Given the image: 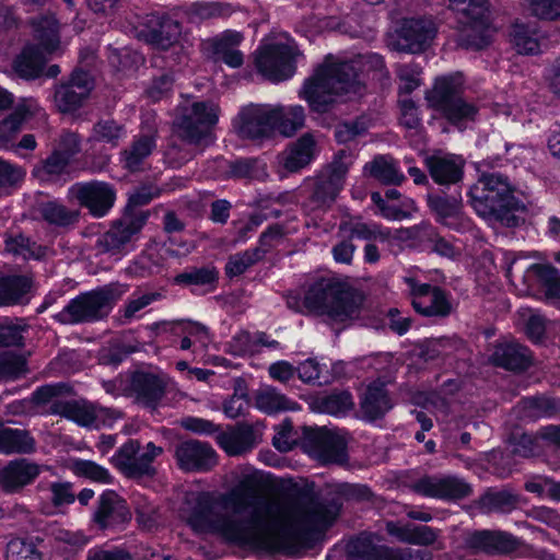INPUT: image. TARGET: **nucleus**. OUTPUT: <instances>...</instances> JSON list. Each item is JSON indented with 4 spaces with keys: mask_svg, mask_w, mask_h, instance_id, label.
<instances>
[{
    "mask_svg": "<svg viewBox=\"0 0 560 560\" xmlns=\"http://www.w3.org/2000/svg\"><path fill=\"white\" fill-rule=\"evenodd\" d=\"M448 7L457 14L460 46L481 49L490 43L494 30L487 0H448Z\"/></svg>",
    "mask_w": 560,
    "mask_h": 560,
    "instance_id": "nucleus-8",
    "label": "nucleus"
},
{
    "mask_svg": "<svg viewBox=\"0 0 560 560\" xmlns=\"http://www.w3.org/2000/svg\"><path fill=\"white\" fill-rule=\"evenodd\" d=\"M298 56L299 50L289 38L265 43L257 51L256 68L269 81L280 82L293 75Z\"/></svg>",
    "mask_w": 560,
    "mask_h": 560,
    "instance_id": "nucleus-11",
    "label": "nucleus"
},
{
    "mask_svg": "<svg viewBox=\"0 0 560 560\" xmlns=\"http://www.w3.org/2000/svg\"><path fill=\"white\" fill-rule=\"evenodd\" d=\"M172 188H161L155 184H144L129 192L128 203L125 212H137L133 208L148 205L154 198L160 197L164 191Z\"/></svg>",
    "mask_w": 560,
    "mask_h": 560,
    "instance_id": "nucleus-54",
    "label": "nucleus"
},
{
    "mask_svg": "<svg viewBox=\"0 0 560 560\" xmlns=\"http://www.w3.org/2000/svg\"><path fill=\"white\" fill-rule=\"evenodd\" d=\"M33 36L37 45H27L14 60L15 72L25 79L37 78L47 61L60 45V24L52 14L42 15L32 22Z\"/></svg>",
    "mask_w": 560,
    "mask_h": 560,
    "instance_id": "nucleus-6",
    "label": "nucleus"
},
{
    "mask_svg": "<svg viewBox=\"0 0 560 560\" xmlns=\"http://www.w3.org/2000/svg\"><path fill=\"white\" fill-rule=\"evenodd\" d=\"M180 24L165 15L147 16L145 30L141 31L144 40L159 49H167L178 42Z\"/></svg>",
    "mask_w": 560,
    "mask_h": 560,
    "instance_id": "nucleus-24",
    "label": "nucleus"
},
{
    "mask_svg": "<svg viewBox=\"0 0 560 560\" xmlns=\"http://www.w3.org/2000/svg\"><path fill=\"white\" fill-rule=\"evenodd\" d=\"M424 163L430 175H463L466 161L462 155L438 151L425 156Z\"/></svg>",
    "mask_w": 560,
    "mask_h": 560,
    "instance_id": "nucleus-40",
    "label": "nucleus"
},
{
    "mask_svg": "<svg viewBox=\"0 0 560 560\" xmlns=\"http://www.w3.org/2000/svg\"><path fill=\"white\" fill-rule=\"evenodd\" d=\"M515 503L516 498L506 491L488 492L480 499V506L487 513L511 510Z\"/></svg>",
    "mask_w": 560,
    "mask_h": 560,
    "instance_id": "nucleus-57",
    "label": "nucleus"
},
{
    "mask_svg": "<svg viewBox=\"0 0 560 560\" xmlns=\"http://www.w3.org/2000/svg\"><path fill=\"white\" fill-rule=\"evenodd\" d=\"M339 511L337 500H318L308 486L294 500L264 499L259 480L246 475L219 503L199 495L188 524L197 533H215L233 542L290 549L307 533L330 526Z\"/></svg>",
    "mask_w": 560,
    "mask_h": 560,
    "instance_id": "nucleus-1",
    "label": "nucleus"
},
{
    "mask_svg": "<svg viewBox=\"0 0 560 560\" xmlns=\"http://www.w3.org/2000/svg\"><path fill=\"white\" fill-rule=\"evenodd\" d=\"M393 406L385 383L380 380L370 383L360 399L361 412L369 421L384 417Z\"/></svg>",
    "mask_w": 560,
    "mask_h": 560,
    "instance_id": "nucleus-31",
    "label": "nucleus"
},
{
    "mask_svg": "<svg viewBox=\"0 0 560 560\" xmlns=\"http://www.w3.org/2000/svg\"><path fill=\"white\" fill-rule=\"evenodd\" d=\"M128 390L138 404L155 409L164 396L165 381L155 373L136 371L130 376Z\"/></svg>",
    "mask_w": 560,
    "mask_h": 560,
    "instance_id": "nucleus-21",
    "label": "nucleus"
},
{
    "mask_svg": "<svg viewBox=\"0 0 560 560\" xmlns=\"http://www.w3.org/2000/svg\"><path fill=\"white\" fill-rule=\"evenodd\" d=\"M126 137V130L115 120H101L93 127L92 138L95 141L116 147Z\"/></svg>",
    "mask_w": 560,
    "mask_h": 560,
    "instance_id": "nucleus-51",
    "label": "nucleus"
},
{
    "mask_svg": "<svg viewBox=\"0 0 560 560\" xmlns=\"http://www.w3.org/2000/svg\"><path fill=\"white\" fill-rule=\"evenodd\" d=\"M462 85V75L458 73L439 78L430 96L433 106L458 127L475 120L478 114V108L459 95Z\"/></svg>",
    "mask_w": 560,
    "mask_h": 560,
    "instance_id": "nucleus-9",
    "label": "nucleus"
},
{
    "mask_svg": "<svg viewBox=\"0 0 560 560\" xmlns=\"http://www.w3.org/2000/svg\"><path fill=\"white\" fill-rule=\"evenodd\" d=\"M413 310L425 317H446L452 312L450 294L440 287L421 283L412 277L404 278Z\"/></svg>",
    "mask_w": 560,
    "mask_h": 560,
    "instance_id": "nucleus-16",
    "label": "nucleus"
},
{
    "mask_svg": "<svg viewBox=\"0 0 560 560\" xmlns=\"http://www.w3.org/2000/svg\"><path fill=\"white\" fill-rule=\"evenodd\" d=\"M217 442L229 455L235 456L253 448L257 442V436L253 427L238 423L219 433Z\"/></svg>",
    "mask_w": 560,
    "mask_h": 560,
    "instance_id": "nucleus-33",
    "label": "nucleus"
},
{
    "mask_svg": "<svg viewBox=\"0 0 560 560\" xmlns=\"http://www.w3.org/2000/svg\"><path fill=\"white\" fill-rule=\"evenodd\" d=\"M353 406V397L349 392L332 393L322 401L323 411L337 417L345 416Z\"/></svg>",
    "mask_w": 560,
    "mask_h": 560,
    "instance_id": "nucleus-56",
    "label": "nucleus"
},
{
    "mask_svg": "<svg viewBox=\"0 0 560 560\" xmlns=\"http://www.w3.org/2000/svg\"><path fill=\"white\" fill-rule=\"evenodd\" d=\"M40 467L26 458L10 460L0 469V486L7 492H16L39 475Z\"/></svg>",
    "mask_w": 560,
    "mask_h": 560,
    "instance_id": "nucleus-28",
    "label": "nucleus"
},
{
    "mask_svg": "<svg viewBox=\"0 0 560 560\" xmlns=\"http://www.w3.org/2000/svg\"><path fill=\"white\" fill-rule=\"evenodd\" d=\"M39 109V105L34 98H23L16 105L14 112L0 121V148H13L15 145L14 140L23 124L32 116L37 115Z\"/></svg>",
    "mask_w": 560,
    "mask_h": 560,
    "instance_id": "nucleus-27",
    "label": "nucleus"
},
{
    "mask_svg": "<svg viewBox=\"0 0 560 560\" xmlns=\"http://www.w3.org/2000/svg\"><path fill=\"white\" fill-rule=\"evenodd\" d=\"M509 37L518 54L535 55L540 51V35L534 22H515L511 26Z\"/></svg>",
    "mask_w": 560,
    "mask_h": 560,
    "instance_id": "nucleus-35",
    "label": "nucleus"
},
{
    "mask_svg": "<svg viewBox=\"0 0 560 560\" xmlns=\"http://www.w3.org/2000/svg\"><path fill=\"white\" fill-rule=\"evenodd\" d=\"M266 334L256 332L254 335L247 331L235 334L226 343V351L235 357L252 355L258 352V341H264Z\"/></svg>",
    "mask_w": 560,
    "mask_h": 560,
    "instance_id": "nucleus-48",
    "label": "nucleus"
},
{
    "mask_svg": "<svg viewBox=\"0 0 560 560\" xmlns=\"http://www.w3.org/2000/svg\"><path fill=\"white\" fill-rule=\"evenodd\" d=\"M26 372L25 360L11 351L0 353V381L15 380Z\"/></svg>",
    "mask_w": 560,
    "mask_h": 560,
    "instance_id": "nucleus-58",
    "label": "nucleus"
},
{
    "mask_svg": "<svg viewBox=\"0 0 560 560\" xmlns=\"http://www.w3.org/2000/svg\"><path fill=\"white\" fill-rule=\"evenodd\" d=\"M155 147L152 135H143L138 137L131 147L124 152V165L130 172H140L141 163L148 158Z\"/></svg>",
    "mask_w": 560,
    "mask_h": 560,
    "instance_id": "nucleus-44",
    "label": "nucleus"
},
{
    "mask_svg": "<svg viewBox=\"0 0 560 560\" xmlns=\"http://www.w3.org/2000/svg\"><path fill=\"white\" fill-rule=\"evenodd\" d=\"M244 36L241 32L226 30L208 40L209 48L225 65L240 68L244 62V55L238 49Z\"/></svg>",
    "mask_w": 560,
    "mask_h": 560,
    "instance_id": "nucleus-30",
    "label": "nucleus"
},
{
    "mask_svg": "<svg viewBox=\"0 0 560 560\" xmlns=\"http://www.w3.org/2000/svg\"><path fill=\"white\" fill-rule=\"evenodd\" d=\"M127 291L119 283H108L97 289L83 292L71 299L52 318L63 325L97 322L108 315L115 302Z\"/></svg>",
    "mask_w": 560,
    "mask_h": 560,
    "instance_id": "nucleus-5",
    "label": "nucleus"
},
{
    "mask_svg": "<svg viewBox=\"0 0 560 560\" xmlns=\"http://www.w3.org/2000/svg\"><path fill=\"white\" fill-rule=\"evenodd\" d=\"M346 433L325 428H305L303 447L322 464H343L348 459Z\"/></svg>",
    "mask_w": 560,
    "mask_h": 560,
    "instance_id": "nucleus-12",
    "label": "nucleus"
},
{
    "mask_svg": "<svg viewBox=\"0 0 560 560\" xmlns=\"http://www.w3.org/2000/svg\"><path fill=\"white\" fill-rule=\"evenodd\" d=\"M68 196L88 208L94 218L105 217L116 200L113 187L105 182L97 180L74 184L69 188Z\"/></svg>",
    "mask_w": 560,
    "mask_h": 560,
    "instance_id": "nucleus-18",
    "label": "nucleus"
},
{
    "mask_svg": "<svg viewBox=\"0 0 560 560\" xmlns=\"http://www.w3.org/2000/svg\"><path fill=\"white\" fill-rule=\"evenodd\" d=\"M421 68L417 63H402L397 67V75L400 80L399 89L404 93H411L420 85Z\"/></svg>",
    "mask_w": 560,
    "mask_h": 560,
    "instance_id": "nucleus-62",
    "label": "nucleus"
},
{
    "mask_svg": "<svg viewBox=\"0 0 560 560\" xmlns=\"http://www.w3.org/2000/svg\"><path fill=\"white\" fill-rule=\"evenodd\" d=\"M525 416L530 419L550 417L560 409V400L551 397H530L522 401Z\"/></svg>",
    "mask_w": 560,
    "mask_h": 560,
    "instance_id": "nucleus-49",
    "label": "nucleus"
},
{
    "mask_svg": "<svg viewBox=\"0 0 560 560\" xmlns=\"http://www.w3.org/2000/svg\"><path fill=\"white\" fill-rule=\"evenodd\" d=\"M7 560H42L40 552L32 541L11 539L7 545Z\"/></svg>",
    "mask_w": 560,
    "mask_h": 560,
    "instance_id": "nucleus-55",
    "label": "nucleus"
},
{
    "mask_svg": "<svg viewBox=\"0 0 560 560\" xmlns=\"http://www.w3.org/2000/svg\"><path fill=\"white\" fill-rule=\"evenodd\" d=\"M316 154V140L312 133H304L287 150L277 156V162L284 171L296 173L308 165Z\"/></svg>",
    "mask_w": 560,
    "mask_h": 560,
    "instance_id": "nucleus-26",
    "label": "nucleus"
},
{
    "mask_svg": "<svg viewBox=\"0 0 560 560\" xmlns=\"http://www.w3.org/2000/svg\"><path fill=\"white\" fill-rule=\"evenodd\" d=\"M43 491L47 490L49 495L47 497L55 508L69 505L74 502L75 494L72 491V487L69 482H50L47 488L43 483H39Z\"/></svg>",
    "mask_w": 560,
    "mask_h": 560,
    "instance_id": "nucleus-61",
    "label": "nucleus"
},
{
    "mask_svg": "<svg viewBox=\"0 0 560 560\" xmlns=\"http://www.w3.org/2000/svg\"><path fill=\"white\" fill-rule=\"evenodd\" d=\"M148 220L147 212H125L95 241L100 254L120 258L135 248V243Z\"/></svg>",
    "mask_w": 560,
    "mask_h": 560,
    "instance_id": "nucleus-10",
    "label": "nucleus"
},
{
    "mask_svg": "<svg viewBox=\"0 0 560 560\" xmlns=\"http://www.w3.org/2000/svg\"><path fill=\"white\" fill-rule=\"evenodd\" d=\"M39 213L48 224L60 229L73 226L80 218L79 210L69 209L56 200L43 203Z\"/></svg>",
    "mask_w": 560,
    "mask_h": 560,
    "instance_id": "nucleus-42",
    "label": "nucleus"
},
{
    "mask_svg": "<svg viewBox=\"0 0 560 560\" xmlns=\"http://www.w3.org/2000/svg\"><path fill=\"white\" fill-rule=\"evenodd\" d=\"M439 186H445L448 189L451 186L455 187L454 192L450 197H444L435 191L428 194V203L430 208L436 213L438 221L441 222L445 218H450L459 209V201L462 199L459 182L462 177H432Z\"/></svg>",
    "mask_w": 560,
    "mask_h": 560,
    "instance_id": "nucleus-32",
    "label": "nucleus"
},
{
    "mask_svg": "<svg viewBox=\"0 0 560 560\" xmlns=\"http://www.w3.org/2000/svg\"><path fill=\"white\" fill-rule=\"evenodd\" d=\"M384 67L383 57L378 54L362 55L351 61L329 55L305 80L299 96L307 102L313 112L326 113L340 96L360 93L359 68L382 71Z\"/></svg>",
    "mask_w": 560,
    "mask_h": 560,
    "instance_id": "nucleus-2",
    "label": "nucleus"
},
{
    "mask_svg": "<svg viewBox=\"0 0 560 560\" xmlns=\"http://www.w3.org/2000/svg\"><path fill=\"white\" fill-rule=\"evenodd\" d=\"M89 96L81 91L73 89L69 84L59 88L55 95L57 106L63 113L75 110Z\"/></svg>",
    "mask_w": 560,
    "mask_h": 560,
    "instance_id": "nucleus-59",
    "label": "nucleus"
},
{
    "mask_svg": "<svg viewBox=\"0 0 560 560\" xmlns=\"http://www.w3.org/2000/svg\"><path fill=\"white\" fill-rule=\"evenodd\" d=\"M288 307L296 312H307L326 316L332 323H345L357 318L360 304L349 287L332 277H323L313 282L304 298L289 295Z\"/></svg>",
    "mask_w": 560,
    "mask_h": 560,
    "instance_id": "nucleus-3",
    "label": "nucleus"
},
{
    "mask_svg": "<svg viewBox=\"0 0 560 560\" xmlns=\"http://www.w3.org/2000/svg\"><path fill=\"white\" fill-rule=\"evenodd\" d=\"M161 296L158 292L133 293L121 310L125 322H130L137 317L138 312L159 301Z\"/></svg>",
    "mask_w": 560,
    "mask_h": 560,
    "instance_id": "nucleus-60",
    "label": "nucleus"
},
{
    "mask_svg": "<svg viewBox=\"0 0 560 560\" xmlns=\"http://www.w3.org/2000/svg\"><path fill=\"white\" fill-rule=\"evenodd\" d=\"M131 517L126 501L114 490H105L97 499L93 521L102 529L114 528L127 523Z\"/></svg>",
    "mask_w": 560,
    "mask_h": 560,
    "instance_id": "nucleus-22",
    "label": "nucleus"
},
{
    "mask_svg": "<svg viewBox=\"0 0 560 560\" xmlns=\"http://www.w3.org/2000/svg\"><path fill=\"white\" fill-rule=\"evenodd\" d=\"M256 406L259 410L269 415L298 408L295 401L287 398L273 387H266L257 393Z\"/></svg>",
    "mask_w": 560,
    "mask_h": 560,
    "instance_id": "nucleus-43",
    "label": "nucleus"
},
{
    "mask_svg": "<svg viewBox=\"0 0 560 560\" xmlns=\"http://www.w3.org/2000/svg\"><path fill=\"white\" fill-rule=\"evenodd\" d=\"M435 34L436 27L432 20H405L396 36L389 39L388 46L396 51L421 52L431 44Z\"/></svg>",
    "mask_w": 560,
    "mask_h": 560,
    "instance_id": "nucleus-17",
    "label": "nucleus"
},
{
    "mask_svg": "<svg viewBox=\"0 0 560 560\" xmlns=\"http://www.w3.org/2000/svg\"><path fill=\"white\" fill-rule=\"evenodd\" d=\"M220 106L213 101H187L177 108L174 131L184 141L191 144H208L211 130L218 124Z\"/></svg>",
    "mask_w": 560,
    "mask_h": 560,
    "instance_id": "nucleus-7",
    "label": "nucleus"
},
{
    "mask_svg": "<svg viewBox=\"0 0 560 560\" xmlns=\"http://www.w3.org/2000/svg\"><path fill=\"white\" fill-rule=\"evenodd\" d=\"M272 132L278 131L284 137H292L305 122V112L301 105H273Z\"/></svg>",
    "mask_w": 560,
    "mask_h": 560,
    "instance_id": "nucleus-37",
    "label": "nucleus"
},
{
    "mask_svg": "<svg viewBox=\"0 0 560 560\" xmlns=\"http://www.w3.org/2000/svg\"><path fill=\"white\" fill-rule=\"evenodd\" d=\"M465 544L474 552H483L488 555L508 553L516 549V538L505 532L500 530H474L466 535Z\"/></svg>",
    "mask_w": 560,
    "mask_h": 560,
    "instance_id": "nucleus-23",
    "label": "nucleus"
},
{
    "mask_svg": "<svg viewBox=\"0 0 560 560\" xmlns=\"http://www.w3.org/2000/svg\"><path fill=\"white\" fill-rule=\"evenodd\" d=\"M79 151V137L75 133L67 132L60 137L57 147L54 149L52 153L42 162V166L37 168V172L46 175H60L69 172L74 156Z\"/></svg>",
    "mask_w": 560,
    "mask_h": 560,
    "instance_id": "nucleus-25",
    "label": "nucleus"
},
{
    "mask_svg": "<svg viewBox=\"0 0 560 560\" xmlns=\"http://www.w3.org/2000/svg\"><path fill=\"white\" fill-rule=\"evenodd\" d=\"M529 270H533L537 276L548 302H553L560 298V272L557 268L551 265L534 264L529 266Z\"/></svg>",
    "mask_w": 560,
    "mask_h": 560,
    "instance_id": "nucleus-45",
    "label": "nucleus"
},
{
    "mask_svg": "<svg viewBox=\"0 0 560 560\" xmlns=\"http://www.w3.org/2000/svg\"><path fill=\"white\" fill-rule=\"evenodd\" d=\"M35 450V441L28 431L0 423V454H28Z\"/></svg>",
    "mask_w": 560,
    "mask_h": 560,
    "instance_id": "nucleus-36",
    "label": "nucleus"
},
{
    "mask_svg": "<svg viewBox=\"0 0 560 560\" xmlns=\"http://www.w3.org/2000/svg\"><path fill=\"white\" fill-rule=\"evenodd\" d=\"M413 489L424 497L457 500L470 494V486L456 476H427L419 479Z\"/></svg>",
    "mask_w": 560,
    "mask_h": 560,
    "instance_id": "nucleus-20",
    "label": "nucleus"
},
{
    "mask_svg": "<svg viewBox=\"0 0 560 560\" xmlns=\"http://www.w3.org/2000/svg\"><path fill=\"white\" fill-rule=\"evenodd\" d=\"M218 277L219 272L214 267H194L177 275L175 282L185 285H207L213 284L218 280Z\"/></svg>",
    "mask_w": 560,
    "mask_h": 560,
    "instance_id": "nucleus-50",
    "label": "nucleus"
},
{
    "mask_svg": "<svg viewBox=\"0 0 560 560\" xmlns=\"http://www.w3.org/2000/svg\"><path fill=\"white\" fill-rule=\"evenodd\" d=\"M532 13L546 20L560 16V0H523Z\"/></svg>",
    "mask_w": 560,
    "mask_h": 560,
    "instance_id": "nucleus-64",
    "label": "nucleus"
},
{
    "mask_svg": "<svg viewBox=\"0 0 560 560\" xmlns=\"http://www.w3.org/2000/svg\"><path fill=\"white\" fill-rule=\"evenodd\" d=\"M187 15L192 22L228 18L233 13V9L228 3L222 2H196L188 7Z\"/></svg>",
    "mask_w": 560,
    "mask_h": 560,
    "instance_id": "nucleus-47",
    "label": "nucleus"
},
{
    "mask_svg": "<svg viewBox=\"0 0 560 560\" xmlns=\"http://www.w3.org/2000/svg\"><path fill=\"white\" fill-rule=\"evenodd\" d=\"M276 112L271 104L249 103L242 106L232 120V129L242 139L259 140L269 138L272 132V118Z\"/></svg>",
    "mask_w": 560,
    "mask_h": 560,
    "instance_id": "nucleus-14",
    "label": "nucleus"
},
{
    "mask_svg": "<svg viewBox=\"0 0 560 560\" xmlns=\"http://www.w3.org/2000/svg\"><path fill=\"white\" fill-rule=\"evenodd\" d=\"M260 250L258 248L247 249L242 253L230 256L225 265V273L233 278L243 275L250 266L260 259Z\"/></svg>",
    "mask_w": 560,
    "mask_h": 560,
    "instance_id": "nucleus-53",
    "label": "nucleus"
},
{
    "mask_svg": "<svg viewBox=\"0 0 560 560\" xmlns=\"http://www.w3.org/2000/svg\"><path fill=\"white\" fill-rule=\"evenodd\" d=\"M50 413L61 416L79 425L89 428L109 427L116 419V412L85 400L58 399L50 404Z\"/></svg>",
    "mask_w": 560,
    "mask_h": 560,
    "instance_id": "nucleus-15",
    "label": "nucleus"
},
{
    "mask_svg": "<svg viewBox=\"0 0 560 560\" xmlns=\"http://www.w3.org/2000/svg\"><path fill=\"white\" fill-rule=\"evenodd\" d=\"M387 530L390 535L396 536L399 540L421 546L432 545L439 532L427 525H405L399 526L394 523L387 524Z\"/></svg>",
    "mask_w": 560,
    "mask_h": 560,
    "instance_id": "nucleus-39",
    "label": "nucleus"
},
{
    "mask_svg": "<svg viewBox=\"0 0 560 560\" xmlns=\"http://www.w3.org/2000/svg\"><path fill=\"white\" fill-rule=\"evenodd\" d=\"M408 551L375 545L371 538L359 536L347 545V560H409Z\"/></svg>",
    "mask_w": 560,
    "mask_h": 560,
    "instance_id": "nucleus-29",
    "label": "nucleus"
},
{
    "mask_svg": "<svg viewBox=\"0 0 560 560\" xmlns=\"http://www.w3.org/2000/svg\"><path fill=\"white\" fill-rule=\"evenodd\" d=\"M5 250L23 259H40L46 254V247L21 234L5 240Z\"/></svg>",
    "mask_w": 560,
    "mask_h": 560,
    "instance_id": "nucleus-46",
    "label": "nucleus"
},
{
    "mask_svg": "<svg viewBox=\"0 0 560 560\" xmlns=\"http://www.w3.org/2000/svg\"><path fill=\"white\" fill-rule=\"evenodd\" d=\"M468 194L476 212L489 222L516 225L515 212L525 209L508 177H478Z\"/></svg>",
    "mask_w": 560,
    "mask_h": 560,
    "instance_id": "nucleus-4",
    "label": "nucleus"
},
{
    "mask_svg": "<svg viewBox=\"0 0 560 560\" xmlns=\"http://www.w3.org/2000/svg\"><path fill=\"white\" fill-rule=\"evenodd\" d=\"M176 465L183 471L205 472L211 470L218 463L215 451L206 442L187 440L174 447Z\"/></svg>",
    "mask_w": 560,
    "mask_h": 560,
    "instance_id": "nucleus-19",
    "label": "nucleus"
},
{
    "mask_svg": "<svg viewBox=\"0 0 560 560\" xmlns=\"http://www.w3.org/2000/svg\"><path fill=\"white\" fill-rule=\"evenodd\" d=\"M215 167L212 170L219 175H258L267 173V165L265 162L254 159H237L228 161L222 158L214 161Z\"/></svg>",
    "mask_w": 560,
    "mask_h": 560,
    "instance_id": "nucleus-41",
    "label": "nucleus"
},
{
    "mask_svg": "<svg viewBox=\"0 0 560 560\" xmlns=\"http://www.w3.org/2000/svg\"><path fill=\"white\" fill-rule=\"evenodd\" d=\"M492 359L506 370H525L530 364V352L517 342H505L495 348Z\"/></svg>",
    "mask_w": 560,
    "mask_h": 560,
    "instance_id": "nucleus-38",
    "label": "nucleus"
},
{
    "mask_svg": "<svg viewBox=\"0 0 560 560\" xmlns=\"http://www.w3.org/2000/svg\"><path fill=\"white\" fill-rule=\"evenodd\" d=\"M72 471L79 476L95 482L112 483L113 477L108 469L92 460L75 459L72 463Z\"/></svg>",
    "mask_w": 560,
    "mask_h": 560,
    "instance_id": "nucleus-52",
    "label": "nucleus"
},
{
    "mask_svg": "<svg viewBox=\"0 0 560 560\" xmlns=\"http://www.w3.org/2000/svg\"><path fill=\"white\" fill-rule=\"evenodd\" d=\"M33 280L28 276L14 275L0 277V306L28 302Z\"/></svg>",
    "mask_w": 560,
    "mask_h": 560,
    "instance_id": "nucleus-34",
    "label": "nucleus"
},
{
    "mask_svg": "<svg viewBox=\"0 0 560 560\" xmlns=\"http://www.w3.org/2000/svg\"><path fill=\"white\" fill-rule=\"evenodd\" d=\"M350 236L359 240H381L385 241L389 237V231L387 229H382V226L377 223H363L358 222L351 226Z\"/></svg>",
    "mask_w": 560,
    "mask_h": 560,
    "instance_id": "nucleus-63",
    "label": "nucleus"
},
{
    "mask_svg": "<svg viewBox=\"0 0 560 560\" xmlns=\"http://www.w3.org/2000/svg\"><path fill=\"white\" fill-rule=\"evenodd\" d=\"M162 453L163 448L153 442L141 448L137 440H129L117 450L112 460L128 477H149L155 474L153 462Z\"/></svg>",
    "mask_w": 560,
    "mask_h": 560,
    "instance_id": "nucleus-13",
    "label": "nucleus"
}]
</instances>
